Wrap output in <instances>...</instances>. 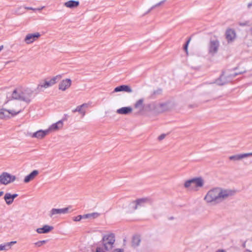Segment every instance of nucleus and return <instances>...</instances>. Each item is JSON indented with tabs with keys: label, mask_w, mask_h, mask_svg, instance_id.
<instances>
[{
	"label": "nucleus",
	"mask_w": 252,
	"mask_h": 252,
	"mask_svg": "<svg viewBox=\"0 0 252 252\" xmlns=\"http://www.w3.org/2000/svg\"><path fill=\"white\" fill-rule=\"evenodd\" d=\"M236 193L234 189L217 187L209 190L204 199L207 203L217 205L232 197Z\"/></svg>",
	"instance_id": "obj_1"
},
{
	"label": "nucleus",
	"mask_w": 252,
	"mask_h": 252,
	"mask_svg": "<svg viewBox=\"0 0 252 252\" xmlns=\"http://www.w3.org/2000/svg\"><path fill=\"white\" fill-rule=\"evenodd\" d=\"M33 92L31 89L18 87L13 91L11 97L13 99L29 103L31 100Z\"/></svg>",
	"instance_id": "obj_2"
},
{
	"label": "nucleus",
	"mask_w": 252,
	"mask_h": 252,
	"mask_svg": "<svg viewBox=\"0 0 252 252\" xmlns=\"http://www.w3.org/2000/svg\"><path fill=\"white\" fill-rule=\"evenodd\" d=\"M62 77V76L61 75H58L53 77L49 80L48 79H45L43 81H41L37 85L35 90L37 93L43 92L44 89L51 87L55 84L59 80L61 79Z\"/></svg>",
	"instance_id": "obj_3"
},
{
	"label": "nucleus",
	"mask_w": 252,
	"mask_h": 252,
	"mask_svg": "<svg viewBox=\"0 0 252 252\" xmlns=\"http://www.w3.org/2000/svg\"><path fill=\"white\" fill-rule=\"evenodd\" d=\"M204 184V181L201 177H197L186 181L184 183V187L187 189L197 190L198 188L203 186Z\"/></svg>",
	"instance_id": "obj_4"
},
{
	"label": "nucleus",
	"mask_w": 252,
	"mask_h": 252,
	"mask_svg": "<svg viewBox=\"0 0 252 252\" xmlns=\"http://www.w3.org/2000/svg\"><path fill=\"white\" fill-rule=\"evenodd\" d=\"M115 242V238L113 234H106L102 238V247L105 251H110L113 248Z\"/></svg>",
	"instance_id": "obj_5"
},
{
	"label": "nucleus",
	"mask_w": 252,
	"mask_h": 252,
	"mask_svg": "<svg viewBox=\"0 0 252 252\" xmlns=\"http://www.w3.org/2000/svg\"><path fill=\"white\" fill-rule=\"evenodd\" d=\"M21 112V109L12 108V109H0V119H4L8 118L10 116H15Z\"/></svg>",
	"instance_id": "obj_6"
},
{
	"label": "nucleus",
	"mask_w": 252,
	"mask_h": 252,
	"mask_svg": "<svg viewBox=\"0 0 252 252\" xmlns=\"http://www.w3.org/2000/svg\"><path fill=\"white\" fill-rule=\"evenodd\" d=\"M237 75V73L227 74L226 73H223L219 79L216 80V83L219 85H223L230 82Z\"/></svg>",
	"instance_id": "obj_7"
},
{
	"label": "nucleus",
	"mask_w": 252,
	"mask_h": 252,
	"mask_svg": "<svg viewBox=\"0 0 252 252\" xmlns=\"http://www.w3.org/2000/svg\"><path fill=\"white\" fill-rule=\"evenodd\" d=\"M220 46L219 41L216 39H211L208 44V53L212 56L216 54L219 50Z\"/></svg>",
	"instance_id": "obj_8"
},
{
	"label": "nucleus",
	"mask_w": 252,
	"mask_h": 252,
	"mask_svg": "<svg viewBox=\"0 0 252 252\" xmlns=\"http://www.w3.org/2000/svg\"><path fill=\"white\" fill-rule=\"evenodd\" d=\"M16 179L15 176L12 175L7 172H3L0 175V183L2 185H7L13 182Z\"/></svg>",
	"instance_id": "obj_9"
},
{
	"label": "nucleus",
	"mask_w": 252,
	"mask_h": 252,
	"mask_svg": "<svg viewBox=\"0 0 252 252\" xmlns=\"http://www.w3.org/2000/svg\"><path fill=\"white\" fill-rule=\"evenodd\" d=\"M71 208L70 206H69L66 208H62V209H56L53 208L51 210V211L49 213V216L51 218H56L58 217V215L61 214H67L69 212V209Z\"/></svg>",
	"instance_id": "obj_10"
},
{
	"label": "nucleus",
	"mask_w": 252,
	"mask_h": 252,
	"mask_svg": "<svg viewBox=\"0 0 252 252\" xmlns=\"http://www.w3.org/2000/svg\"><path fill=\"white\" fill-rule=\"evenodd\" d=\"M149 201L150 199L148 198H140L132 202L130 205L134 210H136L141 207L144 206L146 203H149Z\"/></svg>",
	"instance_id": "obj_11"
},
{
	"label": "nucleus",
	"mask_w": 252,
	"mask_h": 252,
	"mask_svg": "<svg viewBox=\"0 0 252 252\" xmlns=\"http://www.w3.org/2000/svg\"><path fill=\"white\" fill-rule=\"evenodd\" d=\"M40 35L39 32L28 34L26 36L24 41L28 44H31L38 38Z\"/></svg>",
	"instance_id": "obj_12"
},
{
	"label": "nucleus",
	"mask_w": 252,
	"mask_h": 252,
	"mask_svg": "<svg viewBox=\"0 0 252 252\" xmlns=\"http://www.w3.org/2000/svg\"><path fill=\"white\" fill-rule=\"evenodd\" d=\"M71 85V80L70 79L63 80L59 85V89L63 91L68 89Z\"/></svg>",
	"instance_id": "obj_13"
},
{
	"label": "nucleus",
	"mask_w": 252,
	"mask_h": 252,
	"mask_svg": "<svg viewBox=\"0 0 252 252\" xmlns=\"http://www.w3.org/2000/svg\"><path fill=\"white\" fill-rule=\"evenodd\" d=\"M49 133V130H39L35 132H34L32 137V138H36L37 139H42L44 138L46 135H47Z\"/></svg>",
	"instance_id": "obj_14"
},
{
	"label": "nucleus",
	"mask_w": 252,
	"mask_h": 252,
	"mask_svg": "<svg viewBox=\"0 0 252 252\" xmlns=\"http://www.w3.org/2000/svg\"><path fill=\"white\" fill-rule=\"evenodd\" d=\"M119 92L131 93L132 92V90L129 86L127 85H123L116 87L114 90L113 93H117Z\"/></svg>",
	"instance_id": "obj_15"
},
{
	"label": "nucleus",
	"mask_w": 252,
	"mask_h": 252,
	"mask_svg": "<svg viewBox=\"0 0 252 252\" xmlns=\"http://www.w3.org/2000/svg\"><path fill=\"white\" fill-rule=\"evenodd\" d=\"M88 107V104L87 103H83L81 105H79L76 107V108L72 110L73 113L79 112L80 113L82 117H84L86 114V111L84 110V108H87Z\"/></svg>",
	"instance_id": "obj_16"
},
{
	"label": "nucleus",
	"mask_w": 252,
	"mask_h": 252,
	"mask_svg": "<svg viewBox=\"0 0 252 252\" xmlns=\"http://www.w3.org/2000/svg\"><path fill=\"white\" fill-rule=\"evenodd\" d=\"M226 38L228 42L232 41L236 37V34L234 30L228 29L225 32Z\"/></svg>",
	"instance_id": "obj_17"
},
{
	"label": "nucleus",
	"mask_w": 252,
	"mask_h": 252,
	"mask_svg": "<svg viewBox=\"0 0 252 252\" xmlns=\"http://www.w3.org/2000/svg\"><path fill=\"white\" fill-rule=\"evenodd\" d=\"M53 227L48 225H44L41 228H38L36 230V231L39 234L47 233L53 229Z\"/></svg>",
	"instance_id": "obj_18"
},
{
	"label": "nucleus",
	"mask_w": 252,
	"mask_h": 252,
	"mask_svg": "<svg viewBox=\"0 0 252 252\" xmlns=\"http://www.w3.org/2000/svg\"><path fill=\"white\" fill-rule=\"evenodd\" d=\"M132 109L130 107H124L117 110L116 112L119 114L127 115L131 113Z\"/></svg>",
	"instance_id": "obj_19"
},
{
	"label": "nucleus",
	"mask_w": 252,
	"mask_h": 252,
	"mask_svg": "<svg viewBox=\"0 0 252 252\" xmlns=\"http://www.w3.org/2000/svg\"><path fill=\"white\" fill-rule=\"evenodd\" d=\"M38 171L36 170L32 171L30 174L25 177L24 182L26 183L30 182L38 175Z\"/></svg>",
	"instance_id": "obj_20"
},
{
	"label": "nucleus",
	"mask_w": 252,
	"mask_h": 252,
	"mask_svg": "<svg viewBox=\"0 0 252 252\" xmlns=\"http://www.w3.org/2000/svg\"><path fill=\"white\" fill-rule=\"evenodd\" d=\"M79 5V1L70 0L65 2L64 3V6L69 8H74L78 7Z\"/></svg>",
	"instance_id": "obj_21"
},
{
	"label": "nucleus",
	"mask_w": 252,
	"mask_h": 252,
	"mask_svg": "<svg viewBox=\"0 0 252 252\" xmlns=\"http://www.w3.org/2000/svg\"><path fill=\"white\" fill-rule=\"evenodd\" d=\"M63 123L62 121H59L56 123L52 125L47 130H49V132L51 131H55L58 130L63 127Z\"/></svg>",
	"instance_id": "obj_22"
},
{
	"label": "nucleus",
	"mask_w": 252,
	"mask_h": 252,
	"mask_svg": "<svg viewBox=\"0 0 252 252\" xmlns=\"http://www.w3.org/2000/svg\"><path fill=\"white\" fill-rule=\"evenodd\" d=\"M143 101L144 99L143 98H141L137 100L134 104L135 108L138 109L139 112H141L143 110Z\"/></svg>",
	"instance_id": "obj_23"
},
{
	"label": "nucleus",
	"mask_w": 252,
	"mask_h": 252,
	"mask_svg": "<svg viewBox=\"0 0 252 252\" xmlns=\"http://www.w3.org/2000/svg\"><path fill=\"white\" fill-rule=\"evenodd\" d=\"M4 199L7 205H11L13 202L14 200L13 199L11 194L10 193H6L4 196Z\"/></svg>",
	"instance_id": "obj_24"
},
{
	"label": "nucleus",
	"mask_w": 252,
	"mask_h": 252,
	"mask_svg": "<svg viewBox=\"0 0 252 252\" xmlns=\"http://www.w3.org/2000/svg\"><path fill=\"white\" fill-rule=\"evenodd\" d=\"M244 158H245L244 154L235 155L230 156L229 157V158L230 160H234V161L240 160Z\"/></svg>",
	"instance_id": "obj_25"
},
{
	"label": "nucleus",
	"mask_w": 252,
	"mask_h": 252,
	"mask_svg": "<svg viewBox=\"0 0 252 252\" xmlns=\"http://www.w3.org/2000/svg\"><path fill=\"white\" fill-rule=\"evenodd\" d=\"M140 242V237L139 236H135L132 238V245L133 247H136L139 245Z\"/></svg>",
	"instance_id": "obj_26"
},
{
	"label": "nucleus",
	"mask_w": 252,
	"mask_h": 252,
	"mask_svg": "<svg viewBox=\"0 0 252 252\" xmlns=\"http://www.w3.org/2000/svg\"><path fill=\"white\" fill-rule=\"evenodd\" d=\"M99 216V214L96 212L84 215V219H94Z\"/></svg>",
	"instance_id": "obj_27"
},
{
	"label": "nucleus",
	"mask_w": 252,
	"mask_h": 252,
	"mask_svg": "<svg viewBox=\"0 0 252 252\" xmlns=\"http://www.w3.org/2000/svg\"><path fill=\"white\" fill-rule=\"evenodd\" d=\"M16 243V241H11L6 243L4 244H1V247L4 248V251H7L10 249L11 246Z\"/></svg>",
	"instance_id": "obj_28"
},
{
	"label": "nucleus",
	"mask_w": 252,
	"mask_h": 252,
	"mask_svg": "<svg viewBox=\"0 0 252 252\" xmlns=\"http://www.w3.org/2000/svg\"><path fill=\"white\" fill-rule=\"evenodd\" d=\"M11 104L12 107L10 109L18 108V109H21V111H22V108L20 106L19 102L13 101V102H11Z\"/></svg>",
	"instance_id": "obj_29"
},
{
	"label": "nucleus",
	"mask_w": 252,
	"mask_h": 252,
	"mask_svg": "<svg viewBox=\"0 0 252 252\" xmlns=\"http://www.w3.org/2000/svg\"><path fill=\"white\" fill-rule=\"evenodd\" d=\"M166 0H162L161 1H160L159 2L157 3L156 4L153 5V6H152L151 7V8L148 10V12H150L152 10H153V9H154L155 8L157 7H158L160 5H161L162 4H163L165 1Z\"/></svg>",
	"instance_id": "obj_30"
},
{
	"label": "nucleus",
	"mask_w": 252,
	"mask_h": 252,
	"mask_svg": "<svg viewBox=\"0 0 252 252\" xmlns=\"http://www.w3.org/2000/svg\"><path fill=\"white\" fill-rule=\"evenodd\" d=\"M46 242V240H43V241H38L36 243H34V245L38 247H41L42 245L44 244Z\"/></svg>",
	"instance_id": "obj_31"
},
{
	"label": "nucleus",
	"mask_w": 252,
	"mask_h": 252,
	"mask_svg": "<svg viewBox=\"0 0 252 252\" xmlns=\"http://www.w3.org/2000/svg\"><path fill=\"white\" fill-rule=\"evenodd\" d=\"M82 219H84V215H79L73 218V220L75 221H79Z\"/></svg>",
	"instance_id": "obj_32"
},
{
	"label": "nucleus",
	"mask_w": 252,
	"mask_h": 252,
	"mask_svg": "<svg viewBox=\"0 0 252 252\" xmlns=\"http://www.w3.org/2000/svg\"><path fill=\"white\" fill-rule=\"evenodd\" d=\"M44 8V6H42L40 8H33L32 7H25V9H27V10H42V9H43Z\"/></svg>",
	"instance_id": "obj_33"
},
{
	"label": "nucleus",
	"mask_w": 252,
	"mask_h": 252,
	"mask_svg": "<svg viewBox=\"0 0 252 252\" xmlns=\"http://www.w3.org/2000/svg\"><path fill=\"white\" fill-rule=\"evenodd\" d=\"M105 251L103 247H97L96 249L95 252H105Z\"/></svg>",
	"instance_id": "obj_34"
},
{
	"label": "nucleus",
	"mask_w": 252,
	"mask_h": 252,
	"mask_svg": "<svg viewBox=\"0 0 252 252\" xmlns=\"http://www.w3.org/2000/svg\"><path fill=\"white\" fill-rule=\"evenodd\" d=\"M190 41V38H189L186 42V44L184 46V50H185V51L187 53H188V45Z\"/></svg>",
	"instance_id": "obj_35"
},
{
	"label": "nucleus",
	"mask_w": 252,
	"mask_h": 252,
	"mask_svg": "<svg viewBox=\"0 0 252 252\" xmlns=\"http://www.w3.org/2000/svg\"><path fill=\"white\" fill-rule=\"evenodd\" d=\"M166 135L165 134H162L158 137V140L160 141L163 140L165 137Z\"/></svg>",
	"instance_id": "obj_36"
},
{
	"label": "nucleus",
	"mask_w": 252,
	"mask_h": 252,
	"mask_svg": "<svg viewBox=\"0 0 252 252\" xmlns=\"http://www.w3.org/2000/svg\"><path fill=\"white\" fill-rule=\"evenodd\" d=\"M124 249H116L111 252H124Z\"/></svg>",
	"instance_id": "obj_37"
},
{
	"label": "nucleus",
	"mask_w": 252,
	"mask_h": 252,
	"mask_svg": "<svg viewBox=\"0 0 252 252\" xmlns=\"http://www.w3.org/2000/svg\"><path fill=\"white\" fill-rule=\"evenodd\" d=\"M244 154L245 158H247V157H250V156H252V152L248 153H245Z\"/></svg>",
	"instance_id": "obj_38"
},
{
	"label": "nucleus",
	"mask_w": 252,
	"mask_h": 252,
	"mask_svg": "<svg viewBox=\"0 0 252 252\" xmlns=\"http://www.w3.org/2000/svg\"><path fill=\"white\" fill-rule=\"evenodd\" d=\"M21 9V7L18 8L16 10V12L17 13H18V14H22V13H23V12H20L19 11Z\"/></svg>",
	"instance_id": "obj_39"
},
{
	"label": "nucleus",
	"mask_w": 252,
	"mask_h": 252,
	"mask_svg": "<svg viewBox=\"0 0 252 252\" xmlns=\"http://www.w3.org/2000/svg\"><path fill=\"white\" fill-rule=\"evenodd\" d=\"M11 196H12L13 199L14 200L16 197H17L18 196V194L16 193L13 194H11Z\"/></svg>",
	"instance_id": "obj_40"
},
{
	"label": "nucleus",
	"mask_w": 252,
	"mask_h": 252,
	"mask_svg": "<svg viewBox=\"0 0 252 252\" xmlns=\"http://www.w3.org/2000/svg\"><path fill=\"white\" fill-rule=\"evenodd\" d=\"M252 6V1L248 4V8H250Z\"/></svg>",
	"instance_id": "obj_41"
},
{
	"label": "nucleus",
	"mask_w": 252,
	"mask_h": 252,
	"mask_svg": "<svg viewBox=\"0 0 252 252\" xmlns=\"http://www.w3.org/2000/svg\"><path fill=\"white\" fill-rule=\"evenodd\" d=\"M3 250H4V248H2V247H1V245H0V251H3Z\"/></svg>",
	"instance_id": "obj_42"
},
{
	"label": "nucleus",
	"mask_w": 252,
	"mask_h": 252,
	"mask_svg": "<svg viewBox=\"0 0 252 252\" xmlns=\"http://www.w3.org/2000/svg\"><path fill=\"white\" fill-rule=\"evenodd\" d=\"M3 193L2 191H0V196H1L3 194Z\"/></svg>",
	"instance_id": "obj_43"
},
{
	"label": "nucleus",
	"mask_w": 252,
	"mask_h": 252,
	"mask_svg": "<svg viewBox=\"0 0 252 252\" xmlns=\"http://www.w3.org/2000/svg\"><path fill=\"white\" fill-rule=\"evenodd\" d=\"M217 252H225L223 250H219Z\"/></svg>",
	"instance_id": "obj_44"
},
{
	"label": "nucleus",
	"mask_w": 252,
	"mask_h": 252,
	"mask_svg": "<svg viewBox=\"0 0 252 252\" xmlns=\"http://www.w3.org/2000/svg\"><path fill=\"white\" fill-rule=\"evenodd\" d=\"M3 46H0V51H1V50L3 49Z\"/></svg>",
	"instance_id": "obj_45"
},
{
	"label": "nucleus",
	"mask_w": 252,
	"mask_h": 252,
	"mask_svg": "<svg viewBox=\"0 0 252 252\" xmlns=\"http://www.w3.org/2000/svg\"><path fill=\"white\" fill-rule=\"evenodd\" d=\"M248 252H251V251H248Z\"/></svg>",
	"instance_id": "obj_46"
}]
</instances>
